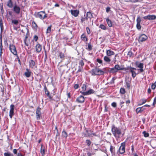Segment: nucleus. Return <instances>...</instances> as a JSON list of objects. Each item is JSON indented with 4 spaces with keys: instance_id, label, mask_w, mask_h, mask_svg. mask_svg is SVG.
<instances>
[{
    "instance_id": "1",
    "label": "nucleus",
    "mask_w": 156,
    "mask_h": 156,
    "mask_svg": "<svg viewBox=\"0 0 156 156\" xmlns=\"http://www.w3.org/2000/svg\"><path fill=\"white\" fill-rule=\"evenodd\" d=\"M111 131L112 134L116 137L117 136V135L119 136L121 134V129L115 126L114 125L112 126Z\"/></svg>"
},
{
    "instance_id": "2",
    "label": "nucleus",
    "mask_w": 156,
    "mask_h": 156,
    "mask_svg": "<svg viewBox=\"0 0 156 156\" xmlns=\"http://www.w3.org/2000/svg\"><path fill=\"white\" fill-rule=\"evenodd\" d=\"M90 73L92 76L100 75L104 74V72L100 69L96 67L91 70Z\"/></svg>"
},
{
    "instance_id": "3",
    "label": "nucleus",
    "mask_w": 156,
    "mask_h": 156,
    "mask_svg": "<svg viewBox=\"0 0 156 156\" xmlns=\"http://www.w3.org/2000/svg\"><path fill=\"white\" fill-rule=\"evenodd\" d=\"M34 16L41 20H43L47 17V14L44 11H41L38 12H35L34 14Z\"/></svg>"
},
{
    "instance_id": "4",
    "label": "nucleus",
    "mask_w": 156,
    "mask_h": 156,
    "mask_svg": "<svg viewBox=\"0 0 156 156\" xmlns=\"http://www.w3.org/2000/svg\"><path fill=\"white\" fill-rule=\"evenodd\" d=\"M9 48L10 51L14 55H17V51L15 46L13 44H10Z\"/></svg>"
},
{
    "instance_id": "5",
    "label": "nucleus",
    "mask_w": 156,
    "mask_h": 156,
    "mask_svg": "<svg viewBox=\"0 0 156 156\" xmlns=\"http://www.w3.org/2000/svg\"><path fill=\"white\" fill-rule=\"evenodd\" d=\"M144 64L141 63L137 64V67L138 68L137 69V73H140L144 72Z\"/></svg>"
},
{
    "instance_id": "6",
    "label": "nucleus",
    "mask_w": 156,
    "mask_h": 156,
    "mask_svg": "<svg viewBox=\"0 0 156 156\" xmlns=\"http://www.w3.org/2000/svg\"><path fill=\"white\" fill-rule=\"evenodd\" d=\"M127 69L129 70L132 74V76L133 77H135L136 75V69L135 68L132 67L131 66L128 67Z\"/></svg>"
},
{
    "instance_id": "7",
    "label": "nucleus",
    "mask_w": 156,
    "mask_h": 156,
    "mask_svg": "<svg viewBox=\"0 0 156 156\" xmlns=\"http://www.w3.org/2000/svg\"><path fill=\"white\" fill-rule=\"evenodd\" d=\"M125 143L123 142L121 144L119 149V152L120 154H123L125 152Z\"/></svg>"
},
{
    "instance_id": "8",
    "label": "nucleus",
    "mask_w": 156,
    "mask_h": 156,
    "mask_svg": "<svg viewBox=\"0 0 156 156\" xmlns=\"http://www.w3.org/2000/svg\"><path fill=\"white\" fill-rule=\"evenodd\" d=\"M95 92V91L92 89H90L86 92L82 91H80V93L83 95H89L91 94H94Z\"/></svg>"
},
{
    "instance_id": "9",
    "label": "nucleus",
    "mask_w": 156,
    "mask_h": 156,
    "mask_svg": "<svg viewBox=\"0 0 156 156\" xmlns=\"http://www.w3.org/2000/svg\"><path fill=\"white\" fill-rule=\"evenodd\" d=\"M147 39V37L144 34L140 35L138 39L139 42H143L145 41Z\"/></svg>"
},
{
    "instance_id": "10",
    "label": "nucleus",
    "mask_w": 156,
    "mask_h": 156,
    "mask_svg": "<svg viewBox=\"0 0 156 156\" xmlns=\"http://www.w3.org/2000/svg\"><path fill=\"white\" fill-rule=\"evenodd\" d=\"M41 108L39 107L37 108L36 110V116L37 120H39L40 119V117L41 115Z\"/></svg>"
},
{
    "instance_id": "11",
    "label": "nucleus",
    "mask_w": 156,
    "mask_h": 156,
    "mask_svg": "<svg viewBox=\"0 0 156 156\" xmlns=\"http://www.w3.org/2000/svg\"><path fill=\"white\" fill-rule=\"evenodd\" d=\"M14 105L13 104L11 105L10 107V109L9 111V116L11 119H12V116L14 115Z\"/></svg>"
},
{
    "instance_id": "12",
    "label": "nucleus",
    "mask_w": 156,
    "mask_h": 156,
    "mask_svg": "<svg viewBox=\"0 0 156 156\" xmlns=\"http://www.w3.org/2000/svg\"><path fill=\"white\" fill-rule=\"evenodd\" d=\"M144 20H154L156 19V16L155 15H148L146 16L143 17Z\"/></svg>"
},
{
    "instance_id": "13",
    "label": "nucleus",
    "mask_w": 156,
    "mask_h": 156,
    "mask_svg": "<svg viewBox=\"0 0 156 156\" xmlns=\"http://www.w3.org/2000/svg\"><path fill=\"white\" fill-rule=\"evenodd\" d=\"M20 7L16 5H15L13 7V11L16 14H18L20 13Z\"/></svg>"
},
{
    "instance_id": "14",
    "label": "nucleus",
    "mask_w": 156,
    "mask_h": 156,
    "mask_svg": "<svg viewBox=\"0 0 156 156\" xmlns=\"http://www.w3.org/2000/svg\"><path fill=\"white\" fill-rule=\"evenodd\" d=\"M84 98L82 95H80L78 97L76 100V101L79 103H83L84 102Z\"/></svg>"
},
{
    "instance_id": "15",
    "label": "nucleus",
    "mask_w": 156,
    "mask_h": 156,
    "mask_svg": "<svg viewBox=\"0 0 156 156\" xmlns=\"http://www.w3.org/2000/svg\"><path fill=\"white\" fill-rule=\"evenodd\" d=\"M71 14L74 17H77L79 13V11L78 10H70Z\"/></svg>"
},
{
    "instance_id": "16",
    "label": "nucleus",
    "mask_w": 156,
    "mask_h": 156,
    "mask_svg": "<svg viewBox=\"0 0 156 156\" xmlns=\"http://www.w3.org/2000/svg\"><path fill=\"white\" fill-rule=\"evenodd\" d=\"M35 48L36 51L37 53H39L41 51L42 49V46L40 44L38 43L36 45Z\"/></svg>"
},
{
    "instance_id": "17",
    "label": "nucleus",
    "mask_w": 156,
    "mask_h": 156,
    "mask_svg": "<svg viewBox=\"0 0 156 156\" xmlns=\"http://www.w3.org/2000/svg\"><path fill=\"white\" fill-rule=\"evenodd\" d=\"M106 55L108 56H111L115 55V52L110 49L106 50Z\"/></svg>"
},
{
    "instance_id": "18",
    "label": "nucleus",
    "mask_w": 156,
    "mask_h": 156,
    "mask_svg": "<svg viewBox=\"0 0 156 156\" xmlns=\"http://www.w3.org/2000/svg\"><path fill=\"white\" fill-rule=\"evenodd\" d=\"M44 90L45 93L47 95V96L49 98V99H52V97L50 94L48 90L45 86L44 87Z\"/></svg>"
},
{
    "instance_id": "19",
    "label": "nucleus",
    "mask_w": 156,
    "mask_h": 156,
    "mask_svg": "<svg viewBox=\"0 0 156 156\" xmlns=\"http://www.w3.org/2000/svg\"><path fill=\"white\" fill-rule=\"evenodd\" d=\"M36 64L35 62L33 60H30L29 61V66L30 68L33 69Z\"/></svg>"
},
{
    "instance_id": "20",
    "label": "nucleus",
    "mask_w": 156,
    "mask_h": 156,
    "mask_svg": "<svg viewBox=\"0 0 156 156\" xmlns=\"http://www.w3.org/2000/svg\"><path fill=\"white\" fill-rule=\"evenodd\" d=\"M31 72L30 70L28 69H26V71L24 73L25 76L27 78L31 76Z\"/></svg>"
},
{
    "instance_id": "21",
    "label": "nucleus",
    "mask_w": 156,
    "mask_h": 156,
    "mask_svg": "<svg viewBox=\"0 0 156 156\" xmlns=\"http://www.w3.org/2000/svg\"><path fill=\"white\" fill-rule=\"evenodd\" d=\"M113 68L115 69L117 71L119 70H123L124 69V68L121 67L118 64L115 65Z\"/></svg>"
},
{
    "instance_id": "22",
    "label": "nucleus",
    "mask_w": 156,
    "mask_h": 156,
    "mask_svg": "<svg viewBox=\"0 0 156 156\" xmlns=\"http://www.w3.org/2000/svg\"><path fill=\"white\" fill-rule=\"evenodd\" d=\"M109 57V56H108L107 55L105 56L103 58L104 61L108 64L110 63L111 61V59Z\"/></svg>"
},
{
    "instance_id": "23",
    "label": "nucleus",
    "mask_w": 156,
    "mask_h": 156,
    "mask_svg": "<svg viewBox=\"0 0 156 156\" xmlns=\"http://www.w3.org/2000/svg\"><path fill=\"white\" fill-rule=\"evenodd\" d=\"M106 22L109 27H112V21L110 20L108 17L106 18Z\"/></svg>"
},
{
    "instance_id": "24",
    "label": "nucleus",
    "mask_w": 156,
    "mask_h": 156,
    "mask_svg": "<svg viewBox=\"0 0 156 156\" xmlns=\"http://www.w3.org/2000/svg\"><path fill=\"white\" fill-rule=\"evenodd\" d=\"M95 64L97 65H98V63H99L101 65H103V61L102 60L99 58H97L95 61Z\"/></svg>"
},
{
    "instance_id": "25",
    "label": "nucleus",
    "mask_w": 156,
    "mask_h": 156,
    "mask_svg": "<svg viewBox=\"0 0 156 156\" xmlns=\"http://www.w3.org/2000/svg\"><path fill=\"white\" fill-rule=\"evenodd\" d=\"M141 20L139 17L137 18V29L140 30L141 29V27L140 25V22Z\"/></svg>"
},
{
    "instance_id": "26",
    "label": "nucleus",
    "mask_w": 156,
    "mask_h": 156,
    "mask_svg": "<svg viewBox=\"0 0 156 156\" xmlns=\"http://www.w3.org/2000/svg\"><path fill=\"white\" fill-rule=\"evenodd\" d=\"M7 5L10 8L13 7V3L12 0H9L7 2Z\"/></svg>"
},
{
    "instance_id": "27",
    "label": "nucleus",
    "mask_w": 156,
    "mask_h": 156,
    "mask_svg": "<svg viewBox=\"0 0 156 156\" xmlns=\"http://www.w3.org/2000/svg\"><path fill=\"white\" fill-rule=\"evenodd\" d=\"M0 27L1 28V32H2L3 30L4 27L3 26V23L2 18L1 17H0Z\"/></svg>"
},
{
    "instance_id": "28",
    "label": "nucleus",
    "mask_w": 156,
    "mask_h": 156,
    "mask_svg": "<svg viewBox=\"0 0 156 156\" xmlns=\"http://www.w3.org/2000/svg\"><path fill=\"white\" fill-rule=\"evenodd\" d=\"M132 153L131 156H136V154L135 153L134 151V148L133 146L132 145L131 146Z\"/></svg>"
},
{
    "instance_id": "29",
    "label": "nucleus",
    "mask_w": 156,
    "mask_h": 156,
    "mask_svg": "<svg viewBox=\"0 0 156 156\" xmlns=\"http://www.w3.org/2000/svg\"><path fill=\"white\" fill-rule=\"evenodd\" d=\"M81 40L84 41H87V37L86 35L84 34H83L81 37Z\"/></svg>"
},
{
    "instance_id": "30",
    "label": "nucleus",
    "mask_w": 156,
    "mask_h": 156,
    "mask_svg": "<svg viewBox=\"0 0 156 156\" xmlns=\"http://www.w3.org/2000/svg\"><path fill=\"white\" fill-rule=\"evenodd\" d=\"M86 17L88 18H90L91 19L93 17V15L90 12H87L86 14Z\"/></svg>"
},
{
    "instance_id": "31",
    "label": "nucleus",
    "mask_w": 156,
    "mask_h": 156,
    "mask_svg": "<svg viewBox=\"0 0 156 156\" xmlns=\"http://www.w3.org/2000/svg\"><path fill=\"white\" fill-rule=\"evenodd\" d=\"M32 24L33 28L34 30H37L38 27L36 23L34 21H33L32 22Z\"/></svg>"
},
{
    "instance_id": "32",
    "label": "nucleus",
    "mask_w": 156,
    "mask_h": 156,
    "mask_svg": "<svg viewBox=\"0 0 156 156\" xmlns=\"http://www.w3.org/2000/svg\"><path fill=\"white\" fill-rule=\"evenodd\" d=\"M109 72L110 73H116L118 71H117L115 69H114L113 67L111 68H110Z\"/></svg>"
},
{
    "instance_id": "33",
    "label": "nucleus",
    "mask_w": 156,
    "mask_h": 156,
    "mask_svg": "<svg viewBox=\"0 0 156 156\" xmlns=\"http://www.w3.org/2000/svg\"><path fill=\"white\" fill-rule=\"evenodd\" d=\"M44 149L43 148V145H41V153L42 156H44Z\"/></svg>"
},
{
    "instance_id": "34",
    "label": "nucleus",
    "mask_w": 156,
    "mask_h": 156,
    "mask_svg": "<svg viewBox=\"0 0 156 156\" xmlns=\"http://www.w3.org/2000/svg\"><path fill=\"white\" fill-rule=\"evenodd\" d=\"M62 136L66 138L67 136V134L66 132L65 131H63L62 132Z\"/></svg>"
},
{
    "instance_id": "35",
    "label": "nucleus",
    "mask_w": 156,
    "mask_h": 156,
    "mask_svg": "<svg viewBox=\"0 0 156 156\" xmlns=\"http://www.w3.org/2000/svg\"><path fill=\"white\" fill-rule=\"evenodd\" d=\"M4 156H14L10 152H5L4 153Z\"/></svg>"
},
{
    "instance_id": "36",
    "label": "nucleus",
    "mask_w": 156,
    "mask_h": 156,
    "mask_svg": "<svg viewBox=\"0 0 156 156\" xmlns=\"http://www.w3.org/2000/svg\"><path fill=\"white\" fill-rule=\"evenodd\" d=\"M144 135V137H147L149 136V134L146 131H144L142 133Z\"/></svg>"
},
{
    "instance_id": "37",
    "label": "nucleus",
    "mask_w": 156,
    "mask_h": 156,
    "mask_svg": "<svg viewBox=\"0 0 156 156\" xmlns=\"http://www.w3.org/2000/svg\"><path fill=\"white\" fill-rule=\"evenodd\" d=\"M51 25H50V26H48V28L47 29V31H46V33L47 34L50 33L51 32Z\"/></svg>"
},
{
    "instance_id": "38",
    "label": "nucleus",
    "mask_w": 156,
    "mask_h": 156,
    "mask_svg": "<svg viewBox=\"0 0 156 156\" xmlns=\"http://www.w3.org/2000/svg\"><path fill=\"white\" fill-rule=\"evenodd\" d=\"M99 27L101 28V29L104 30H105L106 29V26L102 24L100 25Z\"/></svg>"
},
{
    "instance_id": "39",
    "label": "nucleus",
    "mask_w": 156,
    "mask_h": 156,
    "mask_svg": "<svg viewBox=\"0 0 156 156\" xmlns=\"http://www.w3.org/2000/svg\"><path fill=\"white\" fill-rule=\"evenodd\" d=\"M0 55L1 56L2 54V53L3 46L2 44V42H0Z\"/></svg>"
},
{
    "instance_id": "40",
    "label": "nucleus",
    "mask_w": 156,
    "mask_h": 156,
    "mask_svg": "<svg viewBox=\"0 0 156 156\" xmlns=\"http://www.w3.org/2000/svg\"><path fill=\"white\" fill-rule=\"evenodd\" d=\"M125 89L121 88L120 90V92L121 94H123L125 93Z\"/></svg>"
},
{
    "instance_id": "41",
    "label": "nucleus",
    "mask_w": 156,
    "mask_h": 156,
    "mask_svg": "<svg viewBox=\"0 0 156 156\" xmlns=\"http://www.w3.org/2000/svg\"><path fill=\"white\" fill-rule=\"evenodd\" d=\"M86 49L88 51H90L92 49V46L90 43H89L88 45V47Z\"/></svg>"
},
{
    "instance_id": "42",
    "label": "nucleus",
    "mask_w": 156,
    "mask_h": 156,
    "mask_svg": "<svg viewBox=\"0 0 156 156\" xmlns=\"http://www.w3.org/2000/svg\"><path fill=\"white\" fill-rule=\"evenodd\" d=\"M87 88V86L86 84H83L82 85V90L83 91H85L86 90Z\"/></svg>"
},
{
    "instance_id": "43",
    "label": "nucleus",
    "mask_w": 156,
    "mask_h": 156,
    "mask_svg": "<svg viewBox=\"0 0 156 156\" xmlns=\"http://www.w3.org/2000/svg\"><path fill=\"white\" fill-rule=\"evenodd\" d=\"M59 56L60 58H64L65 56H64V54L63 53H62V52H60L59 53Z\"/></svg>"
},
{
    "instance_id": "44",
    "label": "nucleus",
    "mask_w": 156,
    "mask_h": 156,
    "mask_svg": "<svg viewBox=\"0 0 156 156\" xmlns=\"http://www.w3.org/2000/svg\"><path fill=\"white\" fill-rule=\"evenodd\" d=\"M116 79V78L115 77H113L111 81H110V83L111 84H112L114 83V81Z\"/></svg>"
},
{
    "instance_id": "45",
    "label": "nucleus",
    "mask_w": 156,
    "mask_h": 156,
    "mask_svg": "<svg viewBox=\"0 0 156 156\" xmlns=\"http://www.w3.org/2000/svg\"><path fill=\"white\" fill-rule=\"evenodd\" d=\"M12 23L15 25H17L18 23V21L16 20H13L12 21Z\"/></svg>"
},
{
    "instance_id": "46",
    "label": "nucleus",
    "mask_w": 156,
    "mask_h": 156,
    "mask_svg": "<svg viewBox=\"0 0 156 156\" xmlns=\"http://www.w3.org/2000/svg\"><path fill=\"white\" fill-rule=\"evenodd\" d=\"M143 107L137 108V113L138 112H141L143 111V109H142Z\"/></svg>"
},
{
    "instance_id": "47",
    "label": "nucleus",
    "mask_w": 156,
    "mask_h": 156,
    "mask_svg": "<svg viewBox=\"0 0 156 156\" xmlns=\"http://www.w3.org/2000/svg\"><path fill=\"white\" fill-rule=\"evenodd\" d=\"M79 66H83L84 65V63L83 60H80L79 62Z\"/></svg>"
},
{
    "instance_id": "48",
    "label": "nucleus",
    "mask_w": 156,
    "mask_h": 156,
    "mask_svg": "<svg viewBox=\"0 0 156 156\" xmlns=\"http://www.w3.org/2000/svg\"><path fill=\"white\" fill-rule=\"evenodd\" d=\"M87 20V18L86 17H82L81 20V22L83 23L84 21L85 20Z\"/></svg>"
},
{
    "instance_id": "49",
    "label": "nucleus",
    "mask_w": 156,
    "mask_h": 156,
    "mask_svg": "<svg viewBox=\"0 0 156 156\" xmlns=\"http://www.w3.org/2000/svg\"><path fill=\"white\" fill-rule=\"evenodd\" d=\"M114 149V147L112 145H111L110 147V150L112 153H113Z\"/></svg>"
},
{
    "instance_id": "50",
    "label": "nucleus",
    "mask_w": 156,
    "mask_h": 156,
    "mask_svg": "<svg viewBox=\"0 0 156 156\" xmlns=\"http://www.w3.org/2000/svg\"><path fill=\"white\" fill-rule=\"evenodd\" d=\"M86 143L87 144V145L89 146L91 144V142L90 140H86Z\"/></svg>"
},
{
    "instance_id": "51",
    "label": "nucleus",
    "mask_w": 156,
    "mask_h": 156,
    "mask_svg": "<svg viewBox=\"0 0 156 156\" xmlns=\"http://www.w3.org/2000/svg\"><path fill=\"white\" fill-rule=\"evenodd\" d=\"M111 105L114 108H115L117 106L116 103L115 102H113L112 103Z\"/></svg>"
},
{
    "instance_id": "52",
    "label": "nucleus",
    "mask_w": 156,
    "mask_h": 156,
    "mask_svg": "<svg viewBox=\"0 0 156 156\" xmlns=\"http://www.w3.org/2000/svg\"><path fill=\"white\" fill-rule=\"evenodd\" d=\"M86 30L87 34H89L90 33V28L88 27H87L86 28Z\"/></svg>"
},
{
    "instance_id": "53",
    "label": "nucleus",
    "mask_w": 156,
    "mask_h": 156,
    "mask_svg": "<svg viewBox=\"0 0 156 156\" xmlns=\"http://www.w3.org/2000/svg\"><path fill=\"white\" fill-rule=\"evenodd\" d=\"M79 87V84H74V88L75 89H76L78 88Z\"/></svg>"
},
{
    "instance_id": "54",
    "label": "nucleus",
    "mask_w": 156,
    "mask_h": 156,
    "mask_svg": "<svg viewBox=\"0 0 156 156\" xmlns=\"http://www.w3.org/2000/svg\"><path fill=\"white\" fill-rule=\"evenodd\" d=\"M156 104V97L154 98V99L152 105L154 106Z\"/></svg>"
},
{
    "instance_id": "55",
    "label": "nucleus",
    "mask_w": 156,
    "mask_h": 156,
    "mask_svg": "<svg viewBox=\"0 0 156 156\" xmlns=\"http://www.w3.org/2000/svg\"><path fill=\"white\" fill-rule=\"evenodd\" d=\"M128 55L129 57L132 56V53L131 51H129L127 54Z\"/></svg>"
},
{
    "instance_id": "56",
    "label": "nucleus",
    "mask_w": 156,
    "mask_h": 156,
    "mask_svg": "<svg viewBox=\"0 0 156 156\" xmlns=\"http://www.w3.org/2000/svg\"><path fill=\"white\" fill-rule=\"evenodd\" d=\"M87 156H92V155L93 154V153H91L89 152H87Z\"/></svg>"
},
{
    "instance_id": "57",
    "label": "nucleus",
    "mask_w": 156,
    "mask_h": 156,
    "mask_svg": "<svg viewBox=\"0 0 156 156\" xmlns=\"http://www.w3.org/2000/svg\"><path fill=\"white\" fill-rule=\"evenodd\" d=\"M38 39V37L37 36L35 35L34 37V40L35 41H37Z\"/></svg>"
},
{
    "instance_id": "58",
    "label": "nucleus",
    "mask_w": 156,
    "mask_h": 156,
    "mask_svg": "<svg viewBox=\"0 0 156 156\" xmlns=\"http://www.w3.org/2000/svg\"><path fill=\"white\" fill-rule=\"evenodd\" d=\"M17 150L16 149H14L13 150V152L14 154H16L17 153Z\"/></svg>"
},
{
    "instance_id": "59",
    "label": "nucleus",
    "mask_w": 156,
    "mask_h": 156,
    "mask_svg": "<svg viewBox=\"0 0 156 156\" xmlns=\"http://www.w3.org/2000/svg\"><path fill=\"white\" fill-rule=\"evenodd\" d=\"M110 10V8L109 7H108L106 8V12H107L108 13L109 12Z\"/></svg>"
},
{
    "instance_id": "60",
    "label": "nucleus",
    "mask_w": 156,
    "mask_h": 156,
    "mask_svg": "<svg viewBox=\"0 0 156 156\" xmlns=\"http://www.w3.org/2000/svg\"><path fill=\"white\" fill-rule=\"evenodd\" d=\"M130 102L129 100H127L126 101V104L127 105V106H128L130 104Z\"/></svg>"
},
{
    "instance_id": "61",
    "label": "nucleus",
    "mask_w": 156,
    "mask_h": 156,
    "mask_svg": "<svg viewBox=\"0 0 156 156\" xmlns=\"http://www.w3.org/2000/svg\"><path fill=\"white\" fill-rule=\"evenodd\" d=\"M83 69H81L78 68V69L77 72V73H79L80 72H82L83 71Z\"/></svg>"
},
{
    "instance_id": "62",
    "label": "nucleus",
    "mask_w": 156,
    "mask_h": 156,
    "mask_svg": "<svg viewBox=\"0 0 156 156\" xmlns=\"http://www.w3.org/2000/svg\"><path fill=\"white\" fill-rule=\"evenodd\" d=\"M124 103V102L123 101H120V105H121V107H122L123 106L122 104H123Z\"/></svg>"
},
{
    "instance_id": "63",
    "label": "nucleus",
    "mask_w": 156,
    "mask_h": 156,
    "mask_svg": "<svg viewBox=\"0 0 156 156\" xmlns=\"http://www.w3.org/2000/svg\"><path fill=\"white\" fill-rule=\"evenodd\" d=\"M17 156H24V155H23L20 152L18 153Z\"/></svg>"
},
{
    "instance_id": "64",
    "label": "nucleus",
    "mask_w": 156,
    "mask_h": 156,
    "mask_svg": "<svg viewBox=\"0 0 156 156\" xmlns=\"http://www.w3.org/2000/svg\"><path fill=\"white\" fill-rule=\"evenodd\" d=\"M142 104L145 103L146 102V100L145 99H143L142 100Z\"/></svg>"
}]
</instances>
